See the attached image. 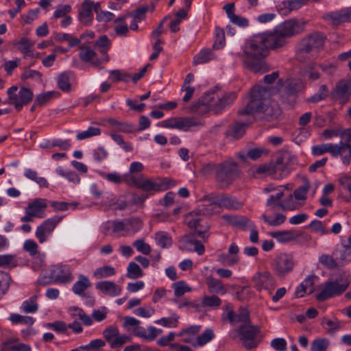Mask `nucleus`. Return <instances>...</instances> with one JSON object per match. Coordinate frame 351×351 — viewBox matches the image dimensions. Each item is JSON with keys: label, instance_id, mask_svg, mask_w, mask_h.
Here are the masks:
<instances>
[{"label": "nucleus", "instance_id": "obj_31", "mask_svg": "<svg viewBox=\"0 0 351 351\" xmlns=\"http://www.w3.org/2000/svg\"><path fill=\"white\" fill-rule=\"evenodd\" d=\"M90 286L88 279L86 276H80V280L74 284L73 291L75 293L80 295Z\"/></svg>", "mask_w": 351, "mask_h": 351}, {"label": "nucleus", "instance_id": "obj_30", "mask_svg": "<svg viewBox=\"0 0 351 351\" xmlns=\"http://www.w3.org/2000/svg\"><path fill=\"white\" fill-rule=\"evenodd\" d=\"M208 289L212 293H225L226 289L222 282L212 276H209L206 279Z\"/></svg>", "mask_w": 351, "mask_h": 351}, {"label": "nucleus", "instance_id": "obj_38", "mask_svg": "<svg viewBox=\"0 0 351 351\" xmlns=\"http://www.w3.org/2000/svg\"><path fill=\"white\" fill-rule=\"evenodd\" d=\"M328 95V88L326 85H322L319 88V93L315 94L307 99L308 102L316 103L326 99Z\"/></svg>", "mask_w": 351, "mask_h": 351}, {"label": "nucleus", "instance_id": "obj_62", "mask_svg": "<svg viewBox=\"0 0 351 351\" xmlns=\"http://www.w3.org/2000/svg\"><path fill=\"white\" fill-rule=\"evenodd\" d=\"M131 341L130 337L128 335H121L119 336V334L116 337V338L111 342V348H118L123 345L127 342H130Z\"/></svg>", "mask_w": 351, "mask_h": 351}, {"label": "nucleus", "instance_id": "obj_3", "mask_svg": "<svg viewBox=\"0 0 351 351\" xmlns=\"http://www.w3.org/2000/svg\"><path fill=\"white\" fill-rule=\"evenodd\" d=\"M325 37L319 32H313L304 37L300 42L297 49L295 57L297 60L304 62L311 57V53L317 51L324 47Z\"/></svg>", "mask_w": 351, "mask_h": 351}, {"label": "nucleus", "instance_id": "obj_57", "mask_svg": "<svg viewBox=\"0 0 351 351\" xmlns=\"http://www.w3.org/2000/svg\"><path fill=\"white\" fill-rule=\"evenodd\" d=\"M133 245L138 252L143 253V254L147 255L151 252L150 246L145 243L142 239L136 240L134 241Z\"/></svg>", "mask_w": 351, "mask_h": 351}, {"label": "nucleus", "instance_id": "obj_10", "mask_svg": "<svg viewBox=\"0 0 351 351\" xmlns=\"http://www.w3.org/2000/svg\"><path fill=\"white\" fill-rule=\"evenodd\" d=\"M258 328L251 325L250 323L241 325L239 328V332L241 336V339L243 341V346L247 349H252L256 346L254 343V339L258 334Z\"/></svg>", "mask_w": 351, "mask_h": 351}, {"label": "nucleus", "instance_id": "obj_39", "mask_svg": "<svg viewBox=\"0 0 351 351\" xmlns=\"http://www.w3.org/2000/svg\"><path fill=\"white\" fill-rule=\"evenodd\" d=\"M310 188L308 180L304 179V184L294 191L295 198L298 200H304L306 198V193Z\"/></svg>", "mask_w": 351, "mask_h": 351}, {"label": "nucleus", "instance_id": "obj_25", "mask_svg": "<svg viewBox=\"0 0 351 351\" xmlns=\"http://www.w3.org/2000/svg\"><path fill=\"white\" fill-rule=\"evenodd\" d=\"M251 124V122L245 121L244 123L235 122L232 129L228 131V135L232 137L234 139H237L241 137L245 132L246 128Z\"/></svg>", "mask_w": 351, "mask_h": 351}, {"label": "nucleus", "instance_id": "obj_46", "mask_svg": "<svg viewBox=\"0 0 351 351\" xmlns=\"http://www.w3.org/2000/svg\"><path fill=\"white\" fill-rule=\"evenodd\" d=\"M329 346V342L326 339H317L311 344V351H326Z\"/></svg>", "mask_w": 351, "mask_h": 351}, {"label": "nucleus", "instance_id": "obj_56", "mask_svg": "<svg viewBox=\"0 0 351 351\" xmlns=\"http://www.w3.org/2000/svg\"><path fill=\"white\" fill-rule=\"evenodd\" d=\"M110 136L117 144L121 146L125 152H130L132 150V146L124 141L121 135L117 134H111Z\"/></svg>", "mask_w": 351, "mask_h": 351}, {"label": "nucleus", "instance_id": "obj_37", "mask_svg": "<svg viewBox=\"0 0 351 351\" xmlns=\"http://www.w3.org/2000/svg\"><path fill=\"white\" fill-rule=\"evenodd\" d=\"M18 87L13 86L10 88L8 90V95L9 99L11 101V104H14L16 109L20 110L22 108V104L19 101V95L16 94Z\"/></svg>", "mask_w": 351, "mask_h": 351}, {"label": "nucleus", "instance_id": "obj_1", "mask_svg": "<svg viewBox=\"0 0 351 351\" xmlns=\"http://www.w3.org/2000/svg\"><path fill=\"white\" fill-rule=\"evenodd\" d=\"M280 42L275 41L270 33L256 34L247 43L243 51L247 58H265L269 49L282 47Z\"/></svg>", "mask_w": 351, "mask_h": 351}, {"label": "nucleus", "instance_id": "obj_22", "mask_svg": "<svg viewBox=\"0 0 351 351\" xmlns=\"http://www.w3.org/2000/svg\"><path fill=\"white\" fill-rule=\"evenodd\" d=\"M96 288L103 293L114 296L120 294L121 289L112 281H102L96 284Z\"/></svg>", "mask_w": 351, "mask_h": 351}, {"label": "nucleus", "instance_id": "obj_59", "mask_svg": "<svg viewBox=\"0 0 351 351\" xmlns=\"http://www.w3.org/2000/svg\"><path fill=\"white\" fill-rule=\"evenodd\" d=\"M10 320L13 323L24 322L28 325H32L34 324V319L28 316H21L18 314H12L10 316Z\"/></svg>", "mask_w": 351, "mask_h": 351}, {"label": "nucleus", "instance_id": "obj_17", "mask_svg": "<svg viewBox=\"0 0 351 351\" xmlns=\"http://www.w3.org/2000/svg\"><path fill=\"white\" fill-rule=\"evenodd\" d=\"M324 18L330 20L333 25L349 22L351 21V7L327 14Z\"/></svg>", "mask_w": 351, "mask_h": 351}, {"label": "nucleus", "instance_id": "obj_58", "mask_svg": "<svg viewBox=\"0 0 351 351\" xmlns=\"http://www.w3.org/2000/svg\"><path fill=\"white\" fill-rule=\"evenodd\" d=\"M119 335V330L117 327L110 326L107 328L104 332L103 335L105 337L106 340L111 344L112 339L113 337L116 338V337Z\"/></svg>", "mask_w": 351, "mask_h": 351}, {"label": "nucleus", "instance_id": "obj_23", "mask_svg": "<svg viewBox=\"0 0 351 351\" xmlns=\"http://www.w3.org/2000/svg\"><path fill=\"white\" fill-rule=\"evenodd\" d=\"M264 58H247L244 61L246 67L251 71L257 73H265L267 71V66Z\"/></svg>", "mask_w": 351, "mask_h": 351}, {"label": "nucleus", "instance_id": "obj_44", "mask_svg": "<svg viewBox=\"0 0 351 351\" xmlns=\"http://www.w3.org/2000/svg\"><path fill=\"white\" fill-rule=\"evenodd\" d=\"M37 296H32L29 300L25 301L23 304V310L25 313H34L38 309V304L36 303Z\"/></svg>", "mask_w": 351, "mask_h": 351}, {"label": "nucleus", "instance_id": "obj_54", "mask_svg": "<svg viewBox=\"0 0 351 351\" xmlns=\"http://www.w3.org/2000/svg\"><path fill=\"white\" fill-rule=\"evenodd\" d=\"M216 40L213 47L216 49L221 48L225 44V33L223 29L217 27L215 29Z\"/></svg>", "mask_w": 351, "mask_h": 351}, {"label": "nucleus", "instance_id": "obj_35", "mask_svg": "<svg viewBox=\"0 0 351 351\" xmlns=\"http://www.w3.org/2000/svg\"><path fill=\"white\" fill-rule=\"evenodd\" d=\"M213 58V54L210 49L202 50L193 60L195 64L205 63Z\"/></svg>", "mask_w": 351, "mask_h": 351}, {"label": "nucleus", "instance_id": "obj_14", "mask_svg": "<svg viewBox=\"0 0 351 351\" xmlns=\"http://www.w3.org/2000/svg\"><path fill=\"white\" fill-rule=\"evenodd\" d=\"M97 14L100 11V4L94 3L93 1L86 0L82 5V10L79 13V19L85 25L89 24L92 21L93 11Z\"/></svg>", "mask_w": 351, "mask_h": 351}, {"label": "nucleus", "instance_id": "obj_40", "mask_svg": "<svg viewBox=\"0 0 351 351\" xmlns=\"http://www.w3.org/2000/svg\"><path fill=\"white\" fill-rule=\"evenodd\" d=\"M319 263L328 269H335L339 266V263L332 256L322 254L319 258Z\"/></svg>", "mask_w": 351, "mask_h": 351}, {"label": "nucleus", "instance_id": "obj_33", "mask_svg": "<svg viewBox=\"0 0 351 351\" xmlns=\"http://www.w3.org/2000/svg\"><path fill=\"white\" fill-rule=\"evenodd\" d=\"M197 241V240L195 238V233L185 234L182 236L180 239V242L182 245V249L188 251H191L193 250L192 246L195 245Z\"/></svg>", "mask_w": 351, "mask_h": 351}, {"label": "nucleus", "instance_id": "obj_32", "mask_svg": "<svg viewBox=\"0 0 351 351\" xmlns=\"http://www.w3.org/2000/svg\"><path fill=\"white\" fill-rule=\"evenodd\" d=\"M58 86L63 92L69 93L71 90L69 75L67 73H62L58 78Z\"/></svg>", "mask_w": 351, "mask_h": 351}, {"label": "nucleus", "instance_id": "obj_63", "mask_svg": "<svg viewBox=\"0 0 351 351\" xmlns=\"http://www.w3.org/2000/svg\"><path fill=\"white\" fill-rule=\"evenodd\" d=\"M341 191H348L351 197V176H343L339 178Z\"/></svg>", "mask_w": 351, "mask_h": 351}, {"label": "nucleus", "instance_id": "obj_2", "mask_svg": "<svg viewBox=\"0 0 351 351\" xmlns=\"http://www.w3.org/2000/svg\"><path fill=\"white\" fill-rule=\"evenodd\" d=\"M271 96L270 88L267 86L254 85L248 92L247 104L238 110L237 114L241 117H249L256 114V112L263 108V106L269 101Z\"/></svg>", "mask_w": 351, "mask_h": 351}, {"label": "nucleus", "instance_id": "obj_47", "mask_svg": "<svg viewBox=\"0 0 351 351\" xmlns=\"http://www.w3.org/2000/svg\"><path fill=\"white\" fill-rule=\"evenodd\" d=\"M101 134V130L98 128L89 127L86 131L78 133L77 138L78 140H84L94 136H98Z\"/></svg>", "mask_w": 351, "mask_h": 351}, {"label": "nucleus", "instance_id": "obj_48", "mask_svg": "<svg viewBox=\"0 0 351 351\" xmlns=\"http://www.w3.org/2000/svg\"><path fill=\"white\" fill-rule=\"evenodd\" d=\"M175 289V295L180 297L183 295L186 292L190 291L191 289L186 285L184 281H178L173 285Z\"/></svg>", "mask_w": 351, "mask_h": 351}, {"label": "nucleus", "instance_id": "obj_9", "mask_svg": "<svg viewBox=\"0 0 351 351\" xmlns=\"http://www.w3.org/2000/svg\"><path fill=\"white\" fill-rule=\"evenodd\" d=\"M282 110L278 104L274 100H269L263 106V108L256 112V114H261V119L266 121H273L278 119L281 115Z\"/></svg>", "mask_w": 351, "mask_h": 351}, {"label": "nucleus", "instance_id": "obj_50", "mask_svg": "<svg viewBox=\"0 0 351 351\" xmlns=\"http://www.w3.org/2000/svg\"><path fill=\"white\" fill-rule=\"evenodd\" d=\"M221 303V299L217 295L205 296L202 300V305L205 306L217 307Z\"/></svg>", "mask_w": 351, "mask_h": 351}, {"label": "nucleus", "instance_id": "obj_12", "mask_svg": "<svg viewBox=\"0 0 351 351\" xmlns=\"http://www.w3.org/2000/svg\"><path fill=\"white\" fill-rule=\"evenodd\" d=\"M194 118L189 117H174L165 120L162 126L167 128H176L187 131L191 127L197 125Z\"/></svg>", "mask_w": 351, "mask_h": 351}, {"label": "nucleus", "instance_id": "obj_55", "mask_svg": "<svg viewBox=\"0 0 351 351\" xmlns=\"http://www.w3.org/2000/svg\"><path fill=\"white\" fill-rule=\"evenodd\" d=\"M218 261L224 265L230 266L236 264L239 261V258L237 256H230L229 254H222L219 256Z\"/></svg>", "mask_w": 351, "mask_h": 351}, {"label": "nucleus", "instance_id": "obj_16", "mask_svg": "<svg viewBox=\"0 0 351 351\" xmlns=\"http://www.w3.org/2000/svg\"><path fill=\"white\" fill-rule=\"evenodd\" d=\"M62 220L61 217H55L51 219H47L45 222L37 228L36 236L40 243H43L46 240V236L49 234Z\"/></svg>", "mask_w": 351, "mask_h": 351}, {"label": "nucleus", "instance_id": "obj_49", "mask_svg": "<svg viewBox=\"0 0 351 351\" xmlns=\"http://www.w3.org/2000/svg\"><path fill=\"white\" fill-rule=\"evenodd\" d=\"M19 101L21 102L22 106L29 103L33 97L32 92L27 88H22L19 93Z\"/></svg>", "mask_w": 351, "mask_h": 351}, {"label": "nucleus", "instance_id": "obj_11", "mask_svg": "<svg viewBox=\"0 0 351 351\" xmlns=\"http://www.w3.org/2000/svg\"><path fill=\"white\" fill-rule=\"evenodd\" d=\"M295 266L293 258L287 254H281L276 260V272L278 276L283 277L291 273Z\"/></svg>", "mask_w": 351, "mask_h": 351}, {"label": "nucleus", "instance_id": "obj_7", "mask_svg": "<svg viewBox=\"0 0 351 351\" xmlns=\"http://www.w3.org/2000/svg\"><path fill=\"white\" fill-rule=\"evenodd\" d=\"M128 184H133L143 191H160L157 180L148 179L142 174L126 176Z\"/></svg>", "mask_w": 351, "mask_h": 351}, {"label": "nucleus", "instance_id": "obj_64", "mask_svg": "<svg viewBox=\"0 0 351 351\" xmlns=\"http://www.w3.org/2000/svg\"><path fill=\"white\" fill-rule=\"evenodd\" d=\"M343 247V250L339 251V258L340 261H341V264L348 261H350L351 258V246L348 245H345Z\"/></svg>", "mask_w": 351, "mask_h": 351}, {"label": "nucleus", "instance_id": "obj_20", "mask_svg": "<svg viewBox=\"0 0 351 351\" xmlns=\"http://www.w3.org/2000/svg\"><path fill=\"white\" fill-rule=\"evenodd\" d=\"M80 49L79 56L83 62H90L95 67L100 66L101 61L97 57L94 50L84 45H81Z\"/></svg>", "mask_w": 351, "mask_h": 351}, {"label": "nucleus", "instance_id": "obj_61", "mask_svg": "<svg viewBox=\"0 0 351 351\" xmlns=\"http://www.w3.org/2000/svg\"><path fill=\"white\" fill-rule=\"evenodd\" d=\"M54 94V91H50L42 95H39L35 99L34 105L38 104L39 106H43L45 104L52 98Z\"/></svg>", "mask_w": 351, "mask_h": 351}, {"label": "nucleus", "instance_id": "obj_29", "mask_svg": "<svg viewBox=\"0 0 351 351\" xmlns=\"http://www.w3.org/2000/svg\"><path fill=\"white\" fill-rule=\"evenodd\" d=\"M335 95L339 99H348L351 95V86L346 81L339 82L335 88Z\"/></svg>", "mask_w": 351, "mask_h": 351}, {"label": "nucleus", "instance_id": "obj_15", "mask_svg": "<svg viewBox=\"0 0 351 351\" xmlns=\"http://www.w3.org/2000/svg\"><path fill=\"white\" fill-rule=\"evenodd\" d=\"M256 288L259 291H267L269 293L274 289V278L268 273H258L254 277Z\"/></svg>", "mask_w": 351, "mask_h": 351}, {"label": "nucleus", "instance_id": "obj_21", "mask_svg": "<svg viewBox=\"0 0 351 351\" xmlns=\"http://www.w3.org/2000/svg\"><path fill=\"white\" fill-rule=\"evenodd\" d=\"M278 171L277 165L274 162L271 161L268 163L258 166L256 169L250 170V175L255 177L256 174L263 175L265 176L273 175Z\"/></svg>", "mask_w": 351, "mask_h": 351}, {"label": "nucleus", "instance_id": "obj_19", "mask_svg": "<svg viewBox=\"0 0 351 351\" xmlns=\"http://www.w3.org/2000/svg\"><path fill=\"white\" fill-rule=\"evenodd\" d=\"M213 99L212 94H206L202 99L193 104L190 110L193 113L204 114L211 110V101Z\"/></svg>", "mask_w": 351, "mask_h": 351}, {"label": "nucleus", "instance_id": "obj_45", "mask_svg": "<svg viewBox=\"0 0 351 351\" xmlns=\"http://www.w3.org/2000/svg\"><path fill=\"white\" fill-rule=\"evenodd\" d=\"M149 10V6L147 5H142L136 8L132 12H130L132 14L131 16L133 17V19L136 21H141L145 18L146 13Z\"/></svg>", "mask_w": 351, "mask_h": 351}, {"label": "nucleus", "instance_id": "obj_43", "mask_svg": "<svg viewBox=\"0 0 351 351\" xmlns=\"http://www.w3.org/2000/svg\"><path fill=\"white\" fill-rule=\"evenodd\" d=\"M115 274L114 269L111 266H104L98 268L94 272V276L97 278H102Z\"/></svg>", "mask_w": 351, "mask_h": 351}, {"label": "nucleus", "instance_id": "obj_60", "mask_svg": "<svg viewBox=\"0 0 351 351\" xmlns=\"http://www.w3.org/2000/svg\"><path fill=\"white\" fill-rule=\"evenodd\" d=\"M157 182L160 187V191L167 190L176 185V182L174 180L167 178L162 179L158 178L157 179Z\"/></svg>", "mask_w": 351, "mask_h": 351}, {"label": "nucleus", "instance_id": "obj_28", "mask_svg": "<svg viewBox=\"0 0 351 351\" xmlns=\"http://www.w3.org/2000/svg\"><path fill=\"white\" fill-rule=\"evenodd\" d=\"M222 218L229 224L240 228H244L250 221L247 217L243 216L223 215Z\"/></svg>", "mask_w": 351, "mask_h": 351}, {"label": "nucleus", "instance_id": "obj_27", "mask_svg": "<svg viewBox=\"0 0 351 351\" xmlns=\"http://www.w3.org/2000/svg\"><path fill=\"white\" fill-rule=\"evenodd\" d=\"M270 234L282 243L295 240L299 236L294 230L272 232Z\"/></svg>", "mask_w": 351, "mask_h": 351}, {"label": "nucleus", "instance_id": "obj_41", "mask_svg": "<svg viewBox=\"0 0 351 351\" xmlns=\"http://www.w3.org/2000/svg\"><path fill=\"white\" fill-rule=\"evenodd\" d=\"M15 45L19 46V49L21 53H23L25 56H29V53L31 52V48L33 46V43H31L27 38H22Z\"/></svg>", "mask_w": 351, "mask_h": 351}, {"label": "nucleus", "instance_id": "obj_8", "mask_svg": "<svg viewBox=\"0 0 351 351\" xmlns=\"http://www.w3.org/2000/svg\"><path fill=\"white\" fill-rule=\"evenodd\" d=\"M348 288V284H340L337 281L327 282L324 289L316 295L318 301H324L329 298L338 295L343 293Z\"/></svg>", "mask_w": 351, "mask_h": 351}, {"label": "nucleus", "instance_id": "obj_5", "mask_svg": "<svg viewBox=\"0 0 351 351\" xmlns=\"http://www.w3.org/2000/svg\"><path fill=\"white\" fill-rule=\"evenodd\" d=\"M326 152L335 157L341 156L343 163L349 164L351 160V145L343 143L342 141L339 144L327 143L312 147V153L315 156H319Z\"/></svg>", "mask_w": 351, "mask_h": 351}, {"label": "nucleus", "instance_id": "obj_36", "mask_svg": "<svg viewBox=\"0 0 351 351\" xmlns=\"http://www.w3.org/2000/svg\"><path fill=\"white\" fill-rule=\"evenodd\" d=\"M143 275V271L139 265L136 263L132 262L129 263L128 267L127 276L131 279H136Z\"/></svg>", "mask_w": 351, "mask_h": 351}, {"label": "nucleus", "instance_id": "obj_13", "mask_svg": "<svg viewBox=\"0 0 351 351\" xmlns=\"http://www.w3.org/2000/svg\"><path fill=\"white\" fill-rule=\"evenodd\" d=\"M213 99L211 101V110L215 114L221 112L226 106L230 105L235 99V94L230 93L223 96H219L211 93Z\"/></svg>", "mask_w": 351, "mask_h": 351}, {"label": "nucleus", "instance_id": "obj_34", "mask_svg": "<svg viewBox=\"0 0 351 351\" xmlns=\"http://www.w3.org/2000/svg\"><path fill=\"white\" fill-rule=\"evenodd\" d=\"M304 88V84L300 80L289 82L285 88L287 95H293Z\"/></svg>", "mask_w": 351, "mask_h": 351}, {"label": "nucleus", "instance_id": "obj_18", "mask_svg": "<svg viewBox=\"0 0 351 351\" xmlns=\"http://www.w3.org/2000/svg\"><path fill=\"white\" fill-rule=\"evenodd\" d=\"M295 157L290 152L281 150L277 153L276 160L274 162L279 171H285L289 166L293 164Z\"/></svg>", "mask_w": 351, "mask_h": 351}, {"label": "nucleus", "instance_id": "obj_6", "mask_svg": "<svg viewBox=\"0 0 351 351\" xmlns=\"http://www.w3.org/2000/svg\"><path fill=\"white\" fill-rule=\"evenodd\" d=\"M240 175L235 162H224L218 165L215 179L221 189L228 188Z\"/></svg>", "mask_w": 351, "mask_h": 351}, {"label": "nucleus", "instance_id": "obj_51", "mask_svg": "<svg viewBox=\"0 0 351 351\" xmlns=\"http://www.w3.org/2000/svg\"><path fill=\"white\" fill-rule=\"evenodd\" d=\"M221 195L217 193H210L204 196L200 201L202 202H208L210 205H216L219 208V204Z\"/></svg>", "mask_w": 351, "mask_h": 351}, {"label": "nucleus", "instance_id": "obj_42", "mask_svg": "<svg viewBox=\"0 0 351 351\" xmlns=\"http://www.w3.org/2000/svg\"><path fill=\"white\" fill-rule=\"evenodd\" d=\"M309 0H286L283 1L284 6L293 11L300 8L302 5L306 4Z\"/></svg>", "mask_w": 351, "mask_h": 351}, {"label": "nucleus", "instance_id": "obj_53", "mask_svg": "<svg viewBox=\"0 0 351 351\" xmlns=\"http://www.w3.org/2000/svg\"><path fill=\"white\" fill-rule=\"evenodd\" d=\"M214 337L213 332L211 329L206 330L202 335L197 337V342L199 346H203L212 340Z\"/></svg>", "mask_w": 351, "mask_h": 351}, {"label": "nucleus", "instance_id": "obj_4", "mask_svg": "<svg viewBox=\"0 0 351 351\" xmlns=\"http://www.w3.org/2000/svg\"><path fill=\"white\" fill-rule=\"evenodd\" d=\"M306 23L304 21L299 22L295 19L287 20L280 24L273 33L275 41L281 40L282 47L285 45V38H290L296 34L302 32L304 29Z\"/></svg>", "mask_w": 351, "mask_h": 351}, {"label": "nucleus", "instance_id": "obj_24", "mask_svg": "<svg viewBox=\"0 0 351 351\" xmlns=\"http://www.w3.org/2000/svg\"><path fill=\"white\" fill-rule=\"evenodd\" d=\"M47 207V204L44 199H36L34 202L29 203L26 209L30 212V215L42 217L43 210Z\"/></svg>", "mask_w": 351, "mask_h": 351}, {"label": "nucleus", "instance_id": "obj_26", "mask_svg": "<svg viewBox=\"0 0 351 351\" xmlns=\"http://www.w3.org/2000/svg\"><path fill=\"white\" fill-rule=\"evenodd\" d=\"M219 204V208L225 207L230 210H239L243 207V203L235 198H232L225 195H221V199Z\"/></svg>", "mask_w": 351, "mask_h": 351}, {"label": "nucleus", "instance_id": "obj_52", "mask_svg": "<svg viewBox=\"0 0 351 351\" xmlns=\"http://www.w3.org/2000/svg\"><path fill=\"white\" fill-rule=\"evenodd\" d=\"M60 272L61 274H58L55 278L56 282L66 283L71 280V274L67 267H62Z\"/></svg>", "mask_w": 351, "mask_h": 351}]
</instances>
